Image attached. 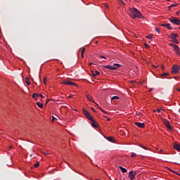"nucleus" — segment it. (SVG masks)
Masks as SVG:
<instances>
[{
	"mask_svg": "<svg viewBox=\"0 0 180 180\" xmlns=\"http://www.w3.org/2000/svg\"><path fill=\"white\" fill-rule=\"evenodd\" d=\"M179 171H180V169H179Z\"/></svg>",
	"mask_w": 180,
	"mask_h": 180,
	"instance_id": "obj_52",
	"label": "nucleus"
},
{
	"mask_svg": "<svg viewBox=\"0 0 180 180\" xmlns=\"http://www.w3.org/2000/svg\"><path fill=\"white\" fill-rule=\"evenodd\" d=\"M176 15H179V11H178V12L176 13Z\"/></svg>",
	"mask_w": 180,
	"mask_h": 180,
	"instance_id": "obj_43",
	"label": "nucleus"
},
{
	"mask_svg": "<svg viewBox=\"0 0 180 180\" xmlns=\"http://www.w3.org/2000/svg\"><path fill=\"white\" fill-rule=\"evenodd\" d=\"M175 6H178V4H172L169 8H175Z\"/></svg>",
	"mask_w": 180,
	"mask_h": 180,
	"instance_id": "obj_24",
	"label": "nucleus"
},
{
	"mask_svg": "<svg viewBox=\"0 0 180 180\" xmlns=\"http://www.w3.org/2000/svg\"><path fill=\"white\" fill-rule=\"evenodd\" d=\"M100 58H104L105 60H106V57H105L103 56H100Z\"/></svg>",
	"mask_w": 180,
	"mask_h": 180,
	"instance_id": "obj_31",
	"label": "nucleus"
},
{
	"mask_svg": "<svg viewBox=\"0 0 180 180\" xmlns=\"http://www.w3.org/2000/svg\"><path fill=\"white\" fill-rule=\"evenodd\" d=\"M177 91H179V92H180V89H176Z\"/></svg>",
	"mask_w": 180,
	"mask_h": 180,
	"instance_id": "obj_44",
	"label": "nucleus"
},
{
	"mask_svg": "<svg viewBox=\"0 0 180 180\" xmlns=\"http://www.w3.org/2000/svg\"><path fill=\"white\" fill-rule=\"evenodd\" d=\"M37 106H39L41 109H43V104L41 103H37Z\"/></svg>",
	"mask_w": 180,
	"mask_h": 180,
	"instance_id": "obj_19",
	"label": "nucleus"
},
{
	"mask_svg": "<svg viewBox=\"0 0 180 180\" xmlns=\"http://www.w3.org/2000/svg\"><path fill=\"white\" fill-rule=\"evenodd\" d=\"M146 39H153V34H149V35H148V36L146 37Z\"/></svg>",
	"mask_w": 180,
	"mask_h": 180,
	"instance_id": "obj_25",
	"label": "nucleus"
},
{
	"mask_svg": "<svg viewBox=\"0 0 180 180\" xmlns=\"http://www.w3.org/2000/svg\"><path fill=\"white\" fill-rule=\"evenodd\" d=\"M116 99H119V96H112V98H111L112 101H115Z\"/></svg>",
	"mask_w": 180,
	"mask_h": 180,
	"instance_id": "obj_21",
	"label": "nucleus"
},
{
	"mask_svg": "<svg viewBox=\"0 0 180 180\" xmlns=\"http://www.w3.org/2000/svg\"><path fill=\"white\" fill-rule=\"evenodd\" d=\"M169 171H170L171 172H173V174H176V172L171 169H168Z\"/></svg>",
	"mask_w": 180,
	"mask_h": 180,
	"instance_id": "obj_29",
	"label": "nucleus"
},
{
	"mask_svg": "<svg viewBox=\"0 0 180 180\" xmlns=\"http://www.w3.org/2000/svg\"><path fill=\"white\" fill-rule=\"evenodd\" d=\"M129 16L131 18V19H136V18H139V19H143L144 16H143V14L136 8H129Z\"/></svg>",
	"mask_w": 180,
	"mask_h": 180,
	"instance_id": "obj_1",
	"label": "nucleus"
},
{
	"mask_svg": "<svg viewBox=\"0 0 180 180\" xmlns=\"http://www.w3.org/2000/svg\"><path fill=\"white\" fill-rule=\"evenodd\" d=\"M169 46H172V47H174V46H176L175 44H169Z\"/></svg>",
	"mask_w": 180,
	"mask_h": 180,
	"instance_id": "obj_37",
	"label": "nucleus"
},
{
	"mask_svg": "<svg viewBox=\"0 0 180 180\" xmlns=\"http://www.w3.org/2000/svg\"><path fill=\"white\" fill-rule=\"evenodd\" d=\"M167 75H169V74L167 73V72H165V73L161 75V77H167Z\"/></svg>",
	"mask_w": 180,
	"mask_h": 180,
	"instance_id": "obj_23",
	"label": "nucleus"
},
{
	"mask_svg": "<svg viewBox=\"0 0 180 180\" xmlns=\"http://www.w3.org/2000/svg\"><path fill=\"white\" fill-rule=\"evenodd\" d=\"M119 168H120V169H121L122 172H124V173L127 172V169H125L124 167L120 166Z\"/></svg>",
	"mask_w": 180,
	"mask_h": 180,
	"instance_id": "obj_17",
	"label": "nucleus"
},
{
	"mask_svg": "<svg viewBox=\"0 0 180 180\" xmlns=\"http://www.w3.org/2000/svg\"><path fill=\"white\" fill-rule=\"evenodd\" d=\"M120 4H122V5H126V4H124V2H123V1H122V0H120Z\"/></svg>",
	"mask_w": 180,
	"mask_h": 180,
	"instance_id": "obj_30",
	"label": "nucleus"
},
{
	"mask_svg": "<svg viewBox=\"0 0 180 180\" xmlns=\"http://www.w3.org/2000/svg\"><path fill=\"white\" fill-rule=\"evenodd\" d=\"M162 122H163L164 124H165L167 129H168L169 130H170V131H172V130L173 129H172V127H171V125L169 124V121H168L166 119H163Z\"/></svg>",
	"mask_w": 180,
	"mask_h": 180,
	"instance_id": "obj_7",
	"label": "nucleus"
},
{
	"mask_svg": "<svg viewBox=\"0 0 180 180\" xmlns=\"http://www.w3.org/2000/svg\"><path fill=\"white\" fill-rule=\"evenodd\" d=\"M146 47L148 48V45H147V44H145Z\"/></svg>",
	"mask_w": 180,
	"mask_h": 180,
	"instance_id": "obj_42",
	"label": "nucleus"
},
{
	"mask_svg": "<svg viewBox=\"0 0 180 180\" xmlns=\"http://www.w3.org/2000/svg\"><path fill=\"white\" fill-rule=\"evenodd\" d=\"M155 31L158 32V33H160V29L155 28Z\"/></svg>",
	"mask_w": 180,
	"mask_h": 180,
	"instance_id": "obj_34",
	"label": "nucleus"
},
{
	"mask_svg": "<svg viewBox=\"0 0 180 180\" xmlns=\"http://www.w3.org/2000/svg\"><path fill=\"white\" fill-rule=\"evenodd\" d=\"M98 109H100V110L101 112H103V113H106V112H105V110H102L101 107L98 106Z\"/></svg>",
	"mask_w": 180,
	"mask_h": 180,
	"instance_id": "obj_28",
	"label": "nucleus"
},
{
	"mask_svg": "<svg viewBox=\"0 0 180 180\" xmlns=\"http://www.w3.org/2000/svg\"><path fill=\"white\" fill-rule=\"evenodd\" d=\"M162 69L164 70V65H162Z\"/></svg>",
	"mask_w": 180,
	"mask_h": 180,
	"instance_id": "obj_47",
	"label": "nucleus"
},
{
	"mask_svg": "<svg viewBox=\"0 0 180 180\" xmlns=\"http://www.w3.org/2000/svg\"><path fill=\"white\" fill-rule=\"evenodd\" d=\"M173 147L174 148V150H177V151H180V145L178 143H174L173 145Z\"/></svg>",
	"mask_w": 180,
	"mask_h": 180,
	"instance_id": "obj_14",
	"label": "nucleus"
},
{
	"mask_svg": "<svg viewBox=\"0 0 180 180\" xmlns=\"http://www.w3.org/2000/svg\"><path fill=\"white\" fill-rule=\"evenodd\" d=\"M106 139L108 141H110V143H115V139L113 137H112V136L106 137Z\"/></svg>",
	"mask_w": 180,
	"mask_h": 180,
	"instance_id": "obj_15",
	"label": "nucleus"
},
{
	"mask_svg": "<svg viewBox=\"0 0 180 180\" xmlns=\"http://www.w3.org/2000/svg\"><path fill=\"white\" fill-rule=\"evenodd\" d=\"M174 51H176V54H177V56H179L180 55L179 46H178V45H174Z\"/></svg>",
	"mask_w": 180,
	"mask_h": 180,
	"instance_id": "obj_11",
	"label": "nucleus"
},
{
	"mask_svg": "<svg viewBox=\"0 0 180 180\" xmlns=\"http://www.w3.org/2000/svg\"><path fill=\"white\" fill-rule=\"evenodd\" d=\"M136 175H137V172L134 171H131L128 176L129 179L133 180L136 178Z\"/></svg>",
	"mask_w": 180,
	"mask_h": 180,
	"instance_id": "obj_8",
	"label": "nucleus"
},
{
	"mask_svg": "<svg viewBox=\"0 0 180 180\" xmlns=\"http://www.w3.org/2000/svg\"><path fill=\"white\" fill-rule=\"evenodd\" d=\"M176 175H179L180 176V174L179 173H176Z\"/></svg>",
	"mask_w": 180,
	"mask_h": 180,
	"instance_id": "obj_46",
	"label": "nucleus"
},
{
	"mask_svg": "<svg viewBox=\"0 0 180 180\" xmlns=\"http://www.w3.org/2000/svg\"><path fill=\"white\" fill-rule=\"evenodd\" d=\"M96 103V106H97V107H98V106H99V105H98V103Z\"/></svg>",
	"mask_w": 180,
	"mask_h": 180,
	"instance_id": "obj_45",
	"label": "nucleus"
},
{
	"mask_svg": "<svg viewBox=\"0 0 180 180\" xmlns=\"http://www.w3.org/2000/svg\"><path fill=\"white\" fill-rule=\"evenodd\" d=\"M39 96H41V98H44V96H43V95L40 94H32V98L33 99H36V98H39Z\"/></svg>",
	"mask_w": 180,
	"mask_h": 180,
	"instance_id": "obj_12",
	"label": "nucleus"
},
{
	"mask_svg": "<svg viewBox=\"0 0 180 180\" xmlns=\"http://www.w3.org/2000/svg\"><path fill=\"white\" fill-rule=\"evenodd\" d=\"M180 65H174L172 66V74H178L179 72Z\"/></svg>",
	"mask_w": 180,
	"mask_h": 180,
	"instance_id": "obj_6",
	"label": "nucleus"
},
{
	"mask_svg": "<svg viewBox=\"0 0 180 180\" xmlns=\"http://www.w3.org/2000/svg\"><path fill=\"white\" fill-rule=\"evenodd\" d=\"M137 155V154L134 153H131V157L132 158H134V157H136Z\"/></svg>",
	"mask_w": 180,
	"mask_h": 180,
	"instance_id": "obj_27",
	"label": "nucleus"
},
{
	"mask_svg": "<svg viewBox=\"0 0 180 180\" xmlns=\"http://www.w3.org/2000/svg\"><path fill=\"white\" fill-rule=\"evenodd\" d=\"M69 98H72V96H70Z\"/></svg>",
	"mask_w": 180,
	"mask_h": 180,
	"instance_id": "obj_50",
	"label": "nucleus"
},
{
	"mask_svg": "<svg viewBox=\"0 0 180 180\" xmlns=\"http://www.w3.org/2000/svg\"><path fill=\"white\" fill-rule=\"evenodd\" d=\"M107 120H108V122H109L110 120V119L108 118V119H107Z\"/></svg>",
	"mask_w": 180,
	"mask_h": 180,
	"instance_id": "obj_48",
	"label": "nucleus"
},
{
	"mask_svg": "<svg viewBox=\"0 0 180 180\" xmlns=\"http://www.w3.org/2000/svg\"><path fill=\"white\" fill-rule=\"evenodd\" d=\"M142 148H144V150H147V148L144 147V146H141Z\"/></svg>",
	"mask_w": 180,
	"mask_h": 180,
	"instance_id": "obj_41",
	"label": "nucleus"
},
{
	"mask_svg": "<svg viewBox=\"0 0 180 180\" xmlns=\"http://www.w3.org/2000/svg\"><path fill=\"white\" fill-rule=\"evenodd\" d=\"M87 99H89V101H90L91 102H93V103H95V101L92 100V97L89 95L86 96Z\"/></svg>",
	"mask_w": 180,
	"mask_h": 180,
	"instance_id": "obj_18",
	"label": "nucleus"
},
{
	"mask_svg": "<svg viewBox=\"0 0 180 180\" xmlns=\"http://www.w3.org/2000/svg\"><path fill=\"white\" fill-rule=\"evenodd\" d=\"M161 26L162 27H166L167 29H169V30H172V27H171V25L168 23L161 24Z\"/></svg>",
	"mask_w": 180,
	"mask_h": 180,
	"instance_id": "obj_10",
	"label": "nucleus"
},
{
	"mask_svg": "<svg viewBox=\"0 0 180 180\" xmlns=\"http://www.w3.org/2000/svg\"><path fill=\"white\" fill-rule=\"evenodd\" d=\"M46 81H47V79L45 77V78L44 79V84H46Z\"/></svg>",
	"mask_w": 180,
	"mask_h": 180,
	"instance_id": "obj_32",
	"label": "nucleus"
},
{
	"mask_svg": "<svg viewBox=\"0 0 180 180\" xmlns=\"http://www.w3.org/2000/svg\"><path fill=\"white\" fill-rule=\"evenodd\" d=\"M82 58H84V53H81Z\"/></svg>",
	"mask_w": 180,
	"mask_h": 180,
	"instance_id": "obj_40",
	"label": "nucleus"
},
{
	"mask_svg": "<svg viewBox=\"0 0 180 180\" xmlns=\"http://www.w3.org/2000/svg\"><path fill=\"white\" fill-rule=\"evenodd\" d=\"M136 126L138 127H140L141 129H143L145 126L144 123H141V122H135Z\"/></svg>",
	"mask_w": 180,
	"mask_h": 180,
	"instance_id": "obj_13",
	"label": "nucleus"
},
{
	"mask_svg": "<svg viewBox=\"0 0 180 180\" xmlns=\"http://www.w3.org/2000/svg\"><path fill=\"white\" fill-rule=\"evenodd\" d=\"M169 37L172 39V41H173V43H176V44H179V42L176 39H178V37H179V35H178V34L172 33L169 35Z\"/></svg>",
	"mask_w": 180,
	"mask_h": 180,
	"instance_id": "obj_4",
	"label": "nucleus"
},
{
	"mask_svg": "<svg viewBox=\"0 0 180 180\" xmlns=\"http://www.w3.org/2000/svg\"><path fill=\"white\" fill-rule=\"evenodd\" d=\"M122 67V65L117 64V63H114L113 65H105L103 66L104 68H107V70H112L115 71V70H117V68H120Z\"/></svg>",
	"mask_w": 180,
	"mask_h": 180,
	"instance_id": "obj_3",
	"label": "nucleus"
},
{
	"mask_svg": "<svg viewBox=\"0 0 180 180\" xmlns=\"http://www.w3.org/2000/svg\"><path fill=\"white\" fill-rule=\"evenodd\" d=\"M91 72L94 77H96V75H99V74H101V72H99V71L98 70H95V71L92 70Z\"/></svg>",
	"mask_w": 180,
	"mask_h": 180,
	"instance_id": "obj_16",
	"label": "nucleus"
},
{
	"mask_svg": "<svg viewBox=\"0 0 180 180\" xmlns=\"http://www.w3.org/2000/svg\"><path fill=\"white\" fill-rule=\"evenodd\" d=\"M161 110H162V109H161V108L158 109V112L160 113V112H161Z\"/></svg>",
	"mask_w": 180,
	"mask_h": 180,
	"instance_id": "obj_35",
	"label": "nucleus"
},
{
	"mask_svg": "<svg viewBox=\"0 0 180 180\" xmlns=\"http://www.w3.org/2000/svg\"><path fill=\"white\" fill-rule=\"evenodd\" d=\"M56 120H57V118H56L55 117H52V122H54Z\"/></svg>",
	"mask_w": 180,
	"mask_h": 180,
	"instance_id": "obj_33",
	"label": "nucleus"
},
{
	"mask_svg": "<svg viewBox=\"0 0 180 180\" xmlns=\"http://www.w3.org/2000/svg\"><path fill=\"white\" fill-rule=\"evenodd\" d=\"M49 102H50V99L46 100V104L49 103Z\"/></svg>",
	"mask_w": 180,
	"mask_h": 180,
	"instance_id": "obj_39",
	"label": "nucleus"
},
{
	"mask_svg": "<svg viewBox=\"0 0 180 180\" xmlns=\"http://www.w3.org/2000/svg\"><path fill=\"white\" fill-rule=\"evenodd\" d=\"M85 53V48H82L81 50V54H84Z\"/></svg>",
	"mask_w": 180,
	"mask_h": 180,
	"instance_id": "obj_26",
	"label": "nucleus"
},
{
	"mask_svg": "<svg viewBox=\"0 0 180 180\" xmlns=\"http://www.w3.org/2000/svg\"><path fill=\"white\" fill-rule=\"evenodd\" d=\"M82 110L85 117L88 119V120H90V122H93V123H91L92 127L96 128L98 127V123L95 122V120H94V117L91 116L89 112H88V110H86V109L85 108H84Z\"/></svg>",
	"mask_w": 180,
	"mask_h": 180,
	"instance_id": "obj_2",
	"label": "nucleus"
},
{
	"mask_svg": "<svg viewBox=\"0 0 180 180\" xmlns=\"http://www.w3.org/2000/svg\"><path fill=\"white\" fill-rule=\"evenodd\" d=\"M40 165V162H37L36 164L34 165V168H37Z\"/></svg>",
	"mask_w": 180,
	"mask_h": 180,
	"instance_id": "obj_22",
	"label": "nucleus"
},
{
	"mask_svg": "<svg viewBox=\"0 0 180 180\" xmlns=\"http://www.w3.org/2000/svg\"><path fill=\"white\" fill-rule=\"evenodd\" d=\"M160 153H162V150H160Z\"/></svg>",
	"mask_w": 180,
	"mask_h": 180,
	"instance_id": "obj_49",
	"label": "nucleus"
},
{
	"mask_svg": "<svg viewBox=\"0 0 180 180\" xmlns=\"http://www.w3.org/2000/svg\"><path fill=\"white\" fill-rule=\"evenodd\" d=\"M89 65L91 67V65H94V63H89Z\"/></svg>",
	"mask_w": 180,
	"mask_h": 180,
	"instance_id": "obj_38",
	"label": "nucleus"
},
{
	"mask_svg": "<svg viewBox=\"0 0 180 180\" xmlns=\"http://www.w3.org/2000/svg\"><path fill=\"white\" fill-rule=\"evenodd\" d=\"M104 6L105 8H109V5H108L107 4H105Z\"/></svg>",
	"mask_w": 180,
	"mask_h": 180,
	"instance_id": "obj_36",
	"label": "nucleus"
},
{
	"mask_svg": "<svg viewBox=\"0 0 180 180\" xmlns=\"http://www.w3.org/2000/svg\"><path fill=\"white\" fill-rule=\"evenodd\" d=\"M169 22H171V23H174V25H180V20L178 18L172 17L169 18Z\"/></svg>",
	"mask_w": 180,
	"mask_h": 180,
	"instance_id": "obj_5",
	"label": "nucleus"
},
{
	"mask_svg": "<svg viewBox=\"0 0 180 180\" xmlns=\"http://www.w3.org/2000/svg\"><path fill=\"white\" fill-rule=\"evenodd\" d=\"M25 82L27 84V85H30V81L29 80V78H25Z\"/></svg>",
	"mask_w": 180,
	"mask_h": 180,
	"instance_id": "obj_20",
	"label": "nucleus"
},
{
	"mask_svg": "<svg viewBox=\"0 0 180 180\" xmlns=\"http://www.w3.org/2000/svg\"><path fill=\"white\" fill-rule=\"evenodd\" d=\"M63 85H77L75 83L72 82L71 80H64L62 82Z\"/></svg>",
	"mask_w": 180,
	"mask_h": 180,
	"instance_id": "obj_9",
	"label": "nucleus"
},
{
	"mask_svg": "<svg viewBox=\"0 0 180 180\" xmlns=\"http://www.w3.org/2000/svg\"><path fill=\"white\" fill-rule=\"evenodd\" d=\"M155 68H158V66L155 67Z\"/></svg>",
	"mask_w": 180,
	"mask_h": 180,
	"instance_id": "obj_51",
	"label": "nucleus"
}]
</instances>
